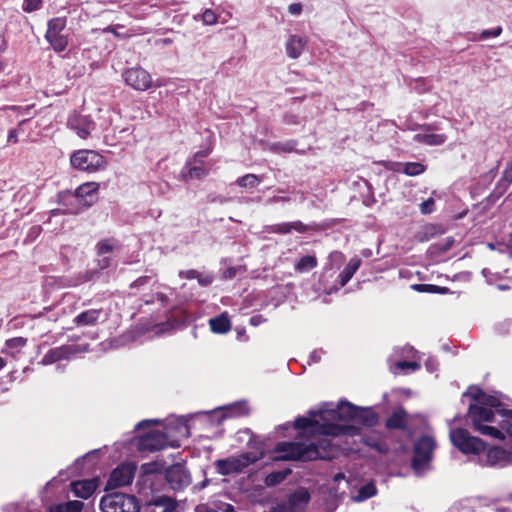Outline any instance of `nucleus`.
<instances>
[{"label":"nucleus","instance_id":"nucleus-1","mask_svg":"<svg viewBox=\"0 0 512 512\" xmlns=\"http://www.w3.org/2000/svg\"><path fill=\"white\" fill-rule=\"evenodd\" d=\"M475 403L469 405V416L474 429L479 433L493 438L505 439L503 431L509 437V450L492 447L485 450L483 441L463 429H452L450 439L455 447L464 454L478 455L479 463L483 466L505 467L512 465V411L498 409L500 400L494 395H488L475 386L463 394Z\"/></svg>","mask_w":512,"mask_h":512},{"label":"nucleus","instance_id":"nucleus-2","mask_svg":"<svg viewBox=\"0 0 512 512\" xmlns=\"http://www.w3.org/2000/svg\"><path fill=\"white\" fill-rule=\"evenodd\" d=\"M377 416L371 409L360 408L347 401L339 404H323L319 410L310 411V417H300L295 420V428L299 430L312 429L324 436L341 434L355 435L356 425L373 426Z\"/></svg>","mask_w":512,"mask_h":512},{"label":"nucleus","instance_id":"nucleus-3","mask_svg":"<svg viewBox=\"0 0 512 512\" xmlns=\"http://www.w3.org/2000/svg\"><path fill=\"white\" fill-rule=\"evenodd\" d=\"M175 430L176 436L188 437L189 431L188 426L182 421L177 420L175 425L170 423L165 427V432L150 431L147 434L140 437L138 446L140 450L144 451H157L165 447H179L180 443L178 439H170V435Z\"/></svg>","mask_w":512,"mask_h":512},{"label":"nucleus","instance_id":"nucleus-4","mask_svg":"<svg viewBox=\"0 0 512 512\" xmlns=\"http://www.w3.org/2000/svg\"><path fill=\"white\" fill-rule=\"evenodd\" d=\"M274 452L280 453V456L274 457V460H300L311 461L318 458H324L326 454L321 450V446L310 442H279L274 448Z\"/></svg>","mask_w":512,"mask_h":512},{"label":"nucleus","instance_id":"nucleus-5","mask_svg":"<svg viewBox=\"0 0 512 512\" xmlns=\"http://www.w3.org/2000/svg\"><path fill=\"white\" fill-rule=\"evenodd\" d=\"M435 447L436 443L430 436H423L415 443L412 467L417 475L424 474L430 468Z\"/></svg>","mask_w":512,"mask_h":512},{"label":"nucleus","instance_id":"nucleus-6","mask_svg":"<svg viewBox=\"0 0 512 512\" xmlns=\"http://www.w3.org/2000/svg\"><path fill=\"white\" fill-rule=\"evenodd\" d=\"M100 507L103 512H140V504L133 495L113 493L101 499Z\"/></svg>","mask_w":512,"mask_h":512},{"label":"nucleus","instance_id":"nucleus-7","mask_svg":"<svg viewBox=\"0 0 512 512\" xmlns=\"http://www.w3.org/2000/svg\"><path fill=\"white\" fill-rule=\"evenodd\" d=\"M71 165L81 171L96 172L105 169L107 161L94 150H79L70 158Z\"/></svg>","mask_w":512,"mask_h":512},{"label":"nucleus","instance_id":"nucleus-8","mask_svg":"<svg viewBox=\"0 0 512 512\" xmlns=\"http://www.w3.org/2000/svg\"><path fill=\"white\" fill-rule=\"evenodd\" d=\"M65 31V18L56 17L48 21L45 39L56 52H62L68 46V34Z\"/></svg>","mask_w":512,"mask_h":512},{"label":"nucleus","instance_id":"nucleus-9","mask_svg":"<svg viewBox=\"0 0 512 512\" xmlns=\"http://www.w3.org/2000/svg\"><path fill=\"white\" fill-rule=\"evenodd\" d=\"M257 457L252 453H243L238 456H231L215 461L216 471L223 476L243 471L250 464L254 463Z\"/></svg>","mask_w":512,"mask_h":512},{"label":"nucleus","instance_id":"nucleus-10","mask_svg":"<svg viewBox=\"0 0 512 512\" xmlns=\"http://www.w3.org/2000/svg\"><path fill=\"white\" fill-rule=\"evenodd\" d=\"M88 350V346H80V345H62L59 347H55L50 349L42 358L40 364L46 366L56 363L61 360H70L74 356L79 353L85 352Z\"/></svg>","mask_w":512,"mask_h":512},{"label":"nucleus","instance_id":"nucleus-11","mask_svg":"<svg viewBox=\"0 0 512 512\" xmlns=\"http://www.w3.org/2000/svg\"><path fill=\"white\" fill-rule=\"evenodd\" d=\"M136 466L133 463H125L115 468L107 482V489H116L132 483Z\"/></svg>","mask_w":512,"mask_h":512},{"label":"nucleus","instance_id":"nucleus-12","mask_svg":"<svg viewBox=\"0 0 512 512\" xmlns=\"http://www.w3.org/2000/svg\"><path fill=\"white\" fill-rule=\"evenodd\" d=\"M165 478L173 490H183L191 483L189 471L181 464H174L166 469Z\"/></svg>","mask_w":512,"mask_h":512},{"label":"nucleus","instance_id":"nucleus-13","mask_svg":"<svg viewBox=\"0 0 512 512\" xmlns=\"http://www.w3.org/2000/svg\"><path fill=\"white\" fill-rule=\"evenodd\" d=\"M124 79L126 84L138 91H146L152 86L151 75L141 67L127 69Z\"/></svg>","mask_w":512,"mask_h":512},{"label":"nucleus","instance_id":"nucleus-14","mask_svg":"<svg viewBox=\"0 0 512 512\" xmlns=\"http://www.w3.org/2000/svg\"><path fill=\"white\" fill-rule=\"evenodd\" d=\"M249 412L247 403L244 401L235 402L226 406L214 409L211 414L214 420L220 424L226 418H236L247 415Z\"/></svg>","mask_w":512,"mask_h":512},{"label":"nucleus","instance_id":"nucleus-15","mask_svg":"<svg viewBox=\"0 0 512 512\" xmlns=\"http://www.w3.org/2000/svg\"><path fill=\"white\" fill-rule=\"evenodd\" d=\"M68 126L83 139L87 138L95 128V124L89 116L76 113L69 117Z\"/></svg>","mask_w":512,"mask_h":512},{"label":"nucleus","instance_id":"nucleus-16","mask_svg":"<svg viewBox=\"0 0 512 512\" xmlns=\"http://www.w3.org/2000/svg\"><path fill=\"white\" fill-rule=\"evenodd\" d=\"M177 502L170 496L153 497L146 505L145 512H175Z\"/></svg>","mask_w":512,"mask_h":512},{"label":"nucleus","instance_id":"nucleus-17","mask_svg":"<svg viewBox=\"0 0 512 512\" xmlns=\"http://www.w3.org/2000/svg\"><path fill=\"white\" fill-rule=\"evenodd\" d=\"M98 189L99 184L96 182L84 183L75 190V197L83 206H91L97 198Z\"/></svg>","mask_w":512,"mask_h":512},{"label":"nucleus","instance_id":"nucleus-18","mask_svg":"<svg viewBox=\"0 0 512 512\" xmlns=\"http://www.w3.org/2000/svg\"><path fill=\"white\" fill-rule=\"evenodd\" d=\"M98 487V480L96 478L75 481L71 483V489L75 496L83 499H88Z\"/></svg>","mask_w":512,"mask_h":512},{"label":"nucleus","instance_id":"nucleus-19","mask_svg":"<svg viewBox=\"0 0 512 512\" xmlns=\"http://www.w3.org/2000/svg\"><path fill=\"white\" fill-rule=\"evenodd\" d=\"M306 44V38L298 35H290L285 45L287 55L292 59L299 58L303 53Z\"/></svg>","mask_w":512,"mask_h":512},{"label":"nucleus","instance_id":"nucleus-20","mask_svg":"<svg viewBox=\"0 0 512 512\" xmlns=\"http://www.w3.org/2000/svg\"><path fill=\"white\" fill-rule=\"evenodd\" d=\"M102 315L101 309H89L78 314L73 322L77 326H94Z\"/></svg>","mask_w":512,"mask_h":512},{"label":"nucleus","instance_id":"nucleus-21","mask_svg":"<svg viewBox=\"0 0 512 512\" xmlns=\"http://www.w3.org/2000/svg\"><path fill=\"white\" fill-rule=\"evenodd\" d=\"M360 265L361 259L359 257L355 256L349 260L344 270L338 276L341 287H344L350 281L355 272L359 269Z\"/></svg>","mask_w":512,"mask_h":512},{"label":"nucleus","instance_id":"nucleus-22","mask_svg":"<svg viewBox=\"0 0 512 512\" xmlns=\"http://www.w3.org/2000/svg\"><path fill=\"white\" fill-rule=\"evenodd\" d=\"M447 137L444 134H433V133H418L413 136V141L428 145V146H439L446 141Z\"/></svg>","mask_w":512,"mask_h":512},{"label":"nucleus","instance_id":"nucleus-23","mask_svg":"<svg viewBox=\"0 0 512 512\" xmlns=\"http://www.w3.org/2000/svg\"><path fill=\"white\" fill-rule=\"evenodd\" d=\"M210 329L217 334H225L231 329V321L226 313L209 320Z\"/></svg>","mask_w":512,"mask_h":512},{"label":"nucleus","instance_id":"nucleus-24","mask_svg":"<svg viewBox=\"0 0 512 512\" xmlns=\"http://www.w3.org/2000/svg\"><path fill=\"white\" fill-rule=\"evenodd\" d=\"M164 466L160 462L145 463L141 466L142 479L144 482L152 481L163 471Z\"/></svg>","mask_w":512,"mask_h":512},{"label":"nucleus","instance_id":"nucleus-25","mask_svg":"<svg viewBox=\"0 0 512 512\" xmlns=\"http://www.w3.org/2000/svg\"><path fill=\"white\" fill-rule=\"evenodd\" d=\"M179 275H180V277H184L186 279H197L198 283L203 287L209 286L213 282V279H214L213 275L203 274L194 269H190L187 271H180Z\"/></svg>","mask_w":512,"mask_h":512},{"label":"nucleus","instance_id":"nucleus-26","mask_svg":"<svg viewBox=\"0 0 512 512\" xmlns=\"http://www.w3.org/2000/svg\"><path fill=\"white\" fill-rule=\"evenodd\" d=\"M120 247L119 242L114 238L100 240L96 245L97 256L109 255Z\"/></svg>","mask_w":512,"mask_h":512},{"label":"nucleus","instance_id":"nucleus-27","mask_svg":"<svg viewBox=\"0 0 512 512\" xmlns=\"http://www.w3.org/2000/svg\"><path fill=\"white\" fill-rule=\"evenodd\" d=\"M512 183V160L507 164L502 178L499 180L495 191L501 195L503 194L508 186Z\"/></svg>","mask_w":512,"mask_h":512},{"label":"nucleus","instance_id":"nucleus-28","mask_svg":"<svg viewBox=\"0 0 512 512\" xmlns=\"http://www.w3.org/2000/svg\"><path fill=\"white\" fill-rule=\"evenodd\" d=\"M406 425V413L403 410L395 411L387 420L386 426L391 429H400Z\"/></svg>","mask_w":512,"mask_h":512},{"label":"nucleus","instance_id":"nucleus-29","mask_svg":"<svg viewBox=\"0 0 512 512\" xmlns=\"http://www.w3.org/2000/svg\"><path fill=\"white\" fill-rule=\"evenodd\" d=\"M290 473L291 469L271 472L265 477L264 482L269 487L276 486L283 482Z\"/></svg>","mask_w":512,"mask_h":512},{"label":"nucleus","instance_id":"nucleus-30","mask_svg":"<svg viewBox=\"0 0 512 512\" xmlns=\"http://www.w3.org/2000/svg\"><path fill=\"white\" fill-rule=\"evenodd\" d=\"M296 142L294 140H288L285 142H277L272 144H267L265 149L274 152V153H290L294 151Z\"/></svg>","mask_w":512,"mask_h":512},{"label":"nucleus","instance_id":"nucleus-31","mask_svg":"<svg viewBox=\"0 0 512 512\" xmlns=\"http://www.w3.org/2000/svg\"><path fill=\"white\" fill-rule=\"evenodd\" d=\"M317 266V259L315 256L306 255L302 257L296 264L295 270L299 273H304L312 270Z\"/></svg>","mask_w":512,"mask_h":512},{"label":"nucleus","instance_id":"nucleus-32","mask_svg":"<svg viewBox=\"0 0 512 512\" xmlns=\"http://www.w3.org/2000/svg\"><path fill=\"white\" fill-rule=\"evenodd\" d=\"M402 172L408 176H417L425 171V166L419 162H407L401 164Z\"/></svg>","mask_w":512,"mask_h":512},{"label":"nucleus","instance_id":"nucleus-33","mask_svg":"<svg viewBox=\"0 0 512 512\" xmlns=\"http://www.w3.org/2000/svg\"><path fill=\"white\" fill-rule=\"evenodd\" d=\"M237 184L243 188H253L260 184L261 179L255 174H246L237 179Z\"/></svg>","mask_w":512,"mask_h":512},{"label":"nucleus","instance_id":"nucleus-34","mask_svg":"<svg viewBox=\"0 0 512 512\" xmlns=\"http://www.w3.org/2000/svg\"><path fill=\"white\" fill-rule=\"evenodd\" d=\"M375 494H376L375 485L373 483H368L359 489L357 496H355V500L356 501H364L368 498H371Z\"/></svg>","mask_w":512,"mask_h":512},{"label":"nucleus","instance_id":"nucleus-35","mask_svg":"<svg viewBox=\"0 0 512 512\" xmlns=\"http://www.w3.org/2000/svg\"><path fill=\"white\" fill-rule=\"evenodd\" d=\"M420 368V364L417 361H397L391 366V371L397 373L398 370H412L416 371Z\"/></svg>","mask_w":512,"mask_h":512},{"label":"nucleus","instance_id":"nucleus-36","mask_svg":"<svg viewBox=\"0 0 512 512\" xmlns=\"http://www.w3.org/2000/svg\"><path fill=\"white\" fill-rule=\"evenodd\" d=\"M189 163H187L185 169H187V172H185L183 170V175L184 177H189V178H195V179H200L202 178L203 176H205L207 174V171L202 167V166H191L189 167Z\"/></svg>","mask_w":512,"mask_h":512},{"label":"nucleus","instance_id":"nucleus-37","mask_svg":"<svg viewBox=\"0 0 512 512\" xmlns=\"http://www.w3.org/2000/svg\"><path fill=\"white\" fill-rule=\"evenodd\" d=\"M309 499V493L304 489H299L291 495L290 503L293 505L307 504Z\"/></svg>","mask_w":512,"mask_h":512},{"label":"nucleus","instance_id":"nucleus-38","mask_svg":"<svg viewBox=\"0 0 512 512\" xmlns=\"http://www.w3.org/2000/svg\"><path fill=\"white\" fill-rule=\"evenodd\" d=\"M201 20L205 25H214L218 21V16L212 9H206L201 15Z\"/></svg>","mask_w":512,"mask_h":512},{"label":"nucleus","instance_id":"nucleus-39","mask_svg":"<svg viewBox=\"0 0 512 512\" xmlns=\"http://www.w3.org/2000/svg\"><path fill=\"white\" fill-rule=\"evenodd\" d=\"M27 340L23 337H16L6 341L7 348L20 349L26 345Z\"/></svg>","mask_w":512,"mask_h":512},{"label":"nucleus","instance_id":"nucleus-40","mask_svg":"<svg viewBox=\"0 0 512 512\" xmlns=\"http://www.w3.org/2000/svg\"><path fill=\"white\" fill-rule=\"evenodd\" d=\"M41 5L42 0H24L22 7L25 12H33L40 9Z\"/></svg>","mask_w":512,"mask_h":512},{"label":"nucleus","instance_id":"nucleus-41","mask_svg":"<svg viewBox=\"0 0 512 512\" xmlns=\"http://www.w3.org/2000/svg\"><path fill=\"white\" fill-rule=\"evenodd\" d=\"M502 33V27L498 26L494 29L483 30L479 36V39L484 40L489 37H498Z\"/></svg>","mask_w":512,"mask_h":512},{"label":"nucleus","instance_id":"nucleus-42","mask_svg":"<svg viewBox=\"0 0 512 512\" xmlns=\"http://www.w3.org/2000/svg\"><path fill=\"white\" fill-rule=\"evenodd\" d=\"M435 201L433 198H429L420 204V210L423 214H429L434 210Z\"/></svg>","mask_w":512,"mask_h":512},{"label":"nucleus","instance_id":"nucleus-43","mask_svg":"<svg viewBox=\"0 0 512 512\" xmlns=\"http://www.w3.org/2000/svg\"><path fill=\"white\" fill-rule=\"evenodd\" d=\"M273 232L288 234L291 232L290 222L277 224L273 227Z\"/></svg>","mask_w":512,"mask_h":512},{"label":"nucleus","instance_id":"nucleus-44","mask_svg":"<svg viewBox=\"0 0 512 512\" xmlns=\"http://www.w3.org/2000/svg\"><path fill=\"white\" fill-rule=\"evenodd\" d=\"M112 263V258L109 255H104L99 257L98 259V265L101 269L108 268Z\"/></svg>","mask_w":512,"mask_h":512},{"label":"nucleus","instance_id":"nucleus-45","mask_svg":"<svg viewBox=\"0 0 512 512\" xmlns=\"http://www.w3.org/2000/svg\"><path fill=\"white\" fill-rule=\"evenodd\" d=\"M291 231L295 230L296 232L303 233L307 230V226L303 224L301 221L290 222Z\"/></svg>","mask_w":512,"mask_h":512},{"label":"nucleus","instance_id":"nucleus-46","mask_svg":"<svg viewBox=\"0 0 512 512\" xmlns=\"http://www.w3.org/2000/svg\"><path fill=\"white\" fill-rule=\"evenodd\" d=\"M288 11L292 15H299L302 12V5L300 3H292L288 6Z\"/></svg>","mask_w":512,"mask_h":512},{"label":"nucleus","instance_id":"nucleus-47","mask_svg":"<svg viewBox=\"0 0 512 512\" xmlns=\"http://www.w3.org/2000/svg\"><path fill=\"white\" fill-rule=\"evenodd\" d=\"M157 423H158V420H155V419H153V420H143V421L139 422V423L135 426V428H136L137 430H139V429H142V428H144V427H149V426H151V425H155V424H157Z\"/></svg>","mask_w":512,"mask_h":512},{"label":"nucleus","instance_id":"nucleus-48","mask_svg":"<svg viewBox=\"0 0 512 512\" xmlns=\"http://www.w3.org/2000/svg\"><path fill=\"white\" fill-rule=\"evenodd\" d=\"M264 321H265V319L261 315H255L250 318L249 323L252 326H258V325L262 324Z\"/></svg>","mask_w":512,"mask_h":512},{"label":"nucleus","instance_id":"nucleus-49","mask_svg":"<svg viewBox=\"0 0 512 512\" xmlns=\"http://www.w3.org/2000/svg\"><path fill=\"white\" fill-rule=\"evenodd\" d=\"M150 279L149 276H142V277H139L137 280H135L132 284H131V287H139V286H142L144 284H146L148 282V280Z\"/></svg>","mask_w":512,"mask_h":512},{"label":"nucleus","instance_id":"nucleus-50","mask_svg":"<svg viewBox=\"0 0 512 512\" xmlns=\"http://www.w3.org/2000/svg\"><path fill=\"white\" fill-rule=\"evenodd\" d=\"M7 140H8V142H13V143H16L18 141V132L16 129H12L9 131Z\"/></svg>","mask_w":512,"mask_h":512},{"label":"nucleus","instance_id":"nucleus-51","mask_svg":"<svg viewBox=\"0 0 512 512\" xmlns=\"http://www.w3.org/2000/svg\"><path fill=\"white\" fill-rule=\"evenodd\" d=\"M433 286L432 285H425V284H416V285H413V288L418 290V291H421V292H424V291H430V288H432Z\"/></svg>","mask_w":512,"mask_h":512},{"label":"nucleus","instance_id":"nucleus-52","mask_svg":"<svg viewBox=\"0 0 512 512\" xmlns=\"http://www.w3.org/2000/svg\"><path fill=\"white\" fill-rule=\"evenodd\" d=\"M321 358V351H313L310 355L311 362H318Z\"/></svg>","mask_w":512,"mask_h":512},{"label":"nucleus","instance_id":"nucleus-53","mask_svg":"<svg viewBox=\"0 0 512 512\" xmlns=\"http://www.w3.org/2000/svg\"><path fill=\"white\" fill-rule=\"evenodd\" d=\"M402 351L405 352L408 356L415 357L416 352L410 346L402 348Z\"/></svg>","mask_w":512,"mask_h":512},{"label":"nucleus","instance_id":"nucleus-54","mask_svg":"<svg viewBox=\"0 0 512 512\" xmlns=\"http://www.w3.org/2000/svg\"><path fill=\"white\" fill-rule=\"evenodd\" d=\"M426 368H427V370H428V371H430V372L435 371V370H436V366H435V364H434V361L429 359V360L426 362Z\"/></svg>","mask_w":512,"mask_h":512},{"label":"nucleus","instance_id":"nucleus-55","mask_svg":"<svg viewBox=\"0 0 512 512\" xmlns=\"http://www.w3.org/2000/svg\"><path fill=\"white\" fill-rule=\"evenodd\" d=\"M208 155V152L207 151H200V152H197L194 156V161L196 162L197 159L200 157V158H203V157H206Z\"/></svg>","mask_w":512,"mask_h":512},{"label":"nucleus","instance_id":"nucleus-56","mask_svg":"<svg viewBox=\"0 0 512 512\" xmlns=\"http://www.w3.org/2000/svg\"><path fill=\"white\" fill-rule=\"evenodd\" d=\"M235 273H236L235 269H234V268H230V269H228V270L225 272V277H227V278H232V277H234V276H235Z\"/></svg>","mask_w":512,"mask_h":512},{"label":"nucleus","instance_id":"nucleus-57","mask_svg":"<svg viewBox=\"0 0 512 512\" xmlns=\"http://www.w3.org/2000/svg\"><path fill=\"white\" fill-rule=\"evenodd\" d=\"M289 199L286 197H273L269 201L270 202H277V201H288Z\"/></svg>","mask_w":512,"mask_h":512},{"label":"nucleus","instance_id":"nucleus-58","mask_svg":"<svg viewBox=\"0 0 512 512\" xmlns=\"http://www.w3.org/2000/svg\"><path fill=\"white\" fill-rule=\"evenodd\" d=\"M274 512H292L290 508L287 507H278L274 510Z\"/></svg>","mask_w":512,"mask_h":512},{"label":"nucleus","instance_id":"nucleus-59","mask_svg":"<svg viewBox=\"0 0 512 512\" xmlns=\"http://www.w3.org/2000/svg\"><path fill=\"white\" fill-rule=\"evenodd\" d=\"M361 254L364 257L368 258V257H370L372 255V251L370 249H364V250H362Z\"/></svg>","mask_w":512,"mask_h":512},{"label":"nucleus","instance_id":"nucleus-60","mask_svg":"<svg viewBox=\"0 0 512 512\" xmlns=\"http://www.w3.org/2000/svg\"><path fill=\"white\" fill-rule=\"evenodd\" d=\"M209 484V480L206 478L199 484V489H204Z\"/></svg>","mask_w":512,"mask_h":512},{"label":"nucleus","instance_id":"nucleus-61","mask_svg":"<svg viewBox=\"0 0 512 512\" xmlns=\"http://www.w3.org/2000/svg\"><path fill=\"white\" fill-rule=\"evenodd\" d=\"M286 122H287V123H295V117H294V116H289V117H287Z\"/></svg>","mask_w":512,"mask_h":512},{"label":"nucleus","instance_id":"nucleus-62","mask_svg":"<svg viewBox=\"0 0 512 512\" xmlns=\"http://www.w3.org/2000/svg\"><path fill=\"white\" fill-rule=\"evenodd\" d=\"M344 475L342 473H339L337 475H335V481H339L340 479H344Z\"/></svg>","mask_w":512,"mask_h":512},{"label":"nucleus","instance_id":"nucleus-63","mask_svg":"<svg viewBox=\"0 0 512 512\" xmlns=\"http://www.w3.org/2000/svg\"><path fill=\"white\" fill-rule=\"evenodd\" d=\"M5 365V362L3 360V358L0 357V370L4 367Z\"/></svg>","mask_w":512,"mask_h":512},{"label":"nucleus","instance_id":"nucleus-64","mask_svg":"<svg viewBox=\"0 0 512 512\" xmlns=\"http://www.w3.org/2000/svg\"><path fill=\"white\" fill-rule=\"evenodd\" d=\"M155 85H156L157 87H160V86L162 85V83L157 81Z\"/></svg>","mask_w":512,"mask_h":512}]
</instances>
